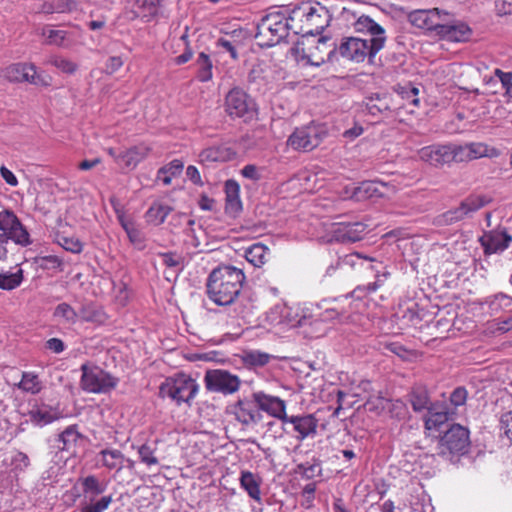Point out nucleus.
I'll list each match as a JSON object with an SVG mask.
<instances>
[{"label":"nucleus","mask_w":512,"mask_h":512,"mask_svg":"<svg viewBox=\"0 0 512 512\" xmlns=\"http://www.w3.org/2000/svg\"><path fill=\"white\" fill-rule=\"evenodd\" d=\"M245 258L254 267L260 268L270 260L271 251L267 246L260 242L254 243L246 249Z\"/></svg>","instance_id":"7c9ffc66"},{"label":"nucleus","mask_w":512,"mask_h":512,"mask_svg":"<svg viewBox=\"0 0 512 512\" xmlns=\"http://www.w3.org/2000/svg\"><path fill=\"white\" fill-rule=\"evenodd\" d=\"M390 276V273L389 272H384L382 274H377L376 275V280L372 283H369L368 285H366L363 290L367 291L368 293H372V292H375L376 290H378L379 288H381L385 281L388 279V277Z\"/></svg>","instance_id":"338daca9"},{"label":"nucleus","mask_w":512,"mask_h":512,"mask_svg":"<svg viewBox=\"0 0 512 512\" xmlns=\"http://www.w3.org/2000/svg\"><path fill=\"white\" fill-rule=\"evenodd\" d=\"M159 256L162 260V263L167 267L173 268L181 265L182 257L176 253H162Z\"/></svg>","instance_id":"69168bd1"},{"label":"nucleus","mask_w":512,"mask_h":512,"mask_svg":"<svg viewBox=\"0 0 512 512\" xmlns=\"http://www.w3.org/2000/svg\"><path fill=\"white\" fill-rule=\"evenodd\" d=\"M270 360V355L264 352L251 351L245 354L244 361L252 366L262 367Z\"/></svg>","instance_id":"6e6d98bb"},{"label":"nucleus","mask_w":512,"mask_h":512,"mask_svg":"<svg viewBox=\"0 0 512 512\" xmlns=\"http://www.w3.org/2000/svg\"><path fill=\"white\" fill-rule=\"evenodd\" d=\"M81 387L90 393H105L116 386V380L99 367L82 365Z\"/></svg>","instance_id":"9d476101"},{"label":"nucleus","mask_w":512,"mask_h":512,"mask_svg":"<svg viewBox=\"0 0 512 512\" xmlns=\"http://www.w3.org/2000/svg\"><path fill=\"white\" fill-rule=\"evenodd\" d=\"M225 212L233 217L238 216L243 210L240 198V185L236 180L229 179L225 182Z\"/></svg>","instance_id":"5701e85b"},{"label":"nucleus","mask_w":512,"mask_h":512,"mask_svg":"<svg viewBox=\"0 0 512 512\" xmlns=\"http://www.w3.org/2000/svg\"><path fill=\"white\" fill-rule=\"evenodd\" d=\"M354 28L357 32L366 33L368 37L364 39H383V46L386 42L385 30L382 26L376 23L369 16L362 15L354 23Z\"/></svg>","instance_id":"bb28decb"},{"label":"nucleus","mask_w":512,"mask_h":512,"mask_svg":"<svg viewBox=\"0 0 512 512\" xmlns=\"http://www.w3.org/2000/svg\"><path fill=\"white\" fill-rule=\"evenodd\" d=\"M159 0H134L131 12L134 17H140L149 21L157 13Z\"/></svg>","instance_id":"4c0bfd02"},{"label":"nucleus","mask_w":512,"mask_h":512,"mask_svg":"<svg viewBox=\"0 0 512 512\" xmlns=\"http://www.w3.org/2000/svg\"><path fill=\"white\" fill-rule=\"evenodd\" d=\"M246 276L242 269L232 265H219L206 280V295L217 306H230L241 294Z\"/></svg>","instance_id":"f257e3e1"},{"label":"nucleus","mask_w":512,"mask_h":512,"mask_svg":"<svg viewBox=\"0 0 512 512\" xmlns=\"http://www.w3.org/2000/svg\"><path fill=\"white\" fill-rule=\"evenodd\" d=\"M410 402L414 411L428 410L431 404L427 389L425 387H414L410 394Z\"/></svg>","instance_id":"49530a36"},{"label":"nucleus","mask_w":512,"mask_h":512,"mask_svg":"<svg viewBox=\"0 0 512 512\" xmlns=\"http://www.w3.org/2000/svg\"><path fill=\"white\" fill-rule=\"evenodd\" d=\"M286 423L293 426L298 441L313 438L317 434L318 419L313 414L288 416L283 424Z\"/></svg>","instance_id":"6ab92c4d"},{"label":"nucleus","mask_w":512,"mask_h":512,"mask_svg":"<svg viewBox=\"0 0 512 512\" xmlns=\"http://www.w3.org/2000/svg\"><path fill=\"white\" fill-rule=\"evenodd\" d=\"M446 11L438 8L419 9L408 14V21L415 27L438 32L442 17H447Z\"/></svg>","instance_id":"dca6fc26"},{"label":"nucleus","mask_w":512,"mask_h":512,"mask_svg":"<svg viewBox=\"0 0 512 512\" xmlns=\"http://www.w3.org/2000/svg\"><path fill=\"white\" fill-rule=\"evenodd\" d=\"M38 34L44 38L47 45H55L58 47L67 46L68 32L64 30L53 29L51 25H44L38 30Z\"/></svg>","instance_id":"473e14b6"},{"label":"nucleus","mask_w":512,"mask_h":512,"mask_svg":"<svg viewBox=\"0 0 512 512\" xmlns=\"http://www.w3.org/2000/svg\"><path fill=\"white\" fill-rule=\"evenodd\" d=\"M236 154L233 148L218 146L203 150L199 157L202 162H226L234 159Z\"/></svg>","instance_id":"c756f323"},{"label":"nucleus","mask_w":512,"mask_h":512,"mask_svg":"<svg viewBox=\"0 0 512 512\" xmlns=\"http://www.w3.org/2000/svg\"><path fill=\"white\" fill-rule=\"evenodd\" d=\"M449 420L448 408L441 404H431L425 416V429L438 430Z\"/></svg>","instance_id":"cd10ccee"},{"label":"nucleus","mask_w":512,"mask_h":512,"mask_svg":"<svg viewBox=\"0 0 512 512\" xmlns=\"http://www.w3.org/2000/svg\"><path fill=\"white\" fill-rule=\"evenodd\" d=\"M80 440H82V434L79 432L77 425H70L59 434L58 442L62 443L59 448L62 451L74 453Z\"/></svg>","instance_id":"f704fd0d"},{"label":"nucleus","mask_w":512,"mask_h":512,"mask_svg":"<svg viewBox=\"0 0 512 512\" xmlns=\"http://www.w3.org/2000/svg\"><path fill=\"white\" fill-rule=\"evenodd\" d=\"M383 347L403 361L414 362L423 356L422 352L408 348L400 342H384Z\"/></svg>","instance_id":"c9c22d12"},{"label":"nucleus","mask_w":512,"mask_h":512,"mask_svg":"<svg viewBox=\"0 0 512 512\" xmlns=\"http://www.w3.org/2000/svg\"><path fill=\"white\" fill-rule=\"evenodd\" d=\"M437 35L451 42H465L471 38L472 30L463 22L455 24H444L441 22Z\"/></svg>","instance_id":"b1692460"},{"label":"nucleus","mask_w":512,"mask_h":512,"mask_svg":"<svg viewBox=\"0 0 512 512\" xmlns=\"http://www.w3.org/2000/svg\"><path fill=\"white\" fill-rule=\"evenodd\" d=\"M306 42H309V39L302 37L301 40H298L290 49L291 54L297 61H306V63L314 66H320L323 64L325 62V58L322 56L316 57L312 52V48L322 52L326 46L327 40L324 37H320L317 39L316 44L313 46Z\"/></svg>","instance_id":"f3484780"},{"label":"nucleus","mask_w":512,"mask_h":512,"mask_svg":"<svg viewBox=\"0 0 512 512\" xmlns=\"http://www.w3.org/2000/svg\"><path fill=\"white\" fill-rule=\"evenodd\" d=\"M199 391V385L196 380L185 373H178L173 377H168L159 387V396L161 398H170L177 405L186 403L191 406V402Z\"/></svg>","instance_id":"39448f33"},{"label":"nucleus","mask_w":512,"mask_h":512,"mask_svg":"<svg viewBox=\"0 0 512 512\" xmlns=\"http://www.w3.org/2000/svg\"><path fill=\"white\" fill-rule=\"evenodd\" d=\"M195 65L197 67V78L200 82H208L213 77V64L210 56L205 52H200Z\"/></svg>","instance_id":"79ce46f5"},{"label":"nucleus","mask_w":512,"mask_h":512,"mask_svg":"<svg viewBox=\"0 0 512 512\" xmlns=\"http://www.w3.org/2000/svg\"><path fill=\"white\" fill-rule=\"evenodd\" d=\"M469 150L471 160L482 157H497L499 152L496 148L489 147L483 143H469L466 144Z\"/></svg>","instance_id":"3c124183"},{"label":"nucleus","mask_w":512,"mask_h":512,"mask_svg":"<svg viewBox=\"0 0 512 512\" xmlns=\"http://www.w3.org/2000/svg\"><path fill=\"white\" fill-rule=\"evenodd\" d=\"M470 445L469 431L465 427L454 424L440 438L439 454L442 456L464 454Z\"/></svg>","instance_id":"6e6552de"},{"label":"nucleus","mask_w":512,"mask_h":512,"mask_svg":"<svg viewBox=\"0 0 512 512\" xmlns=\"http://www.w3.org/2000/svg\"><path fill=\"white\" fill-rule=\"evenodd\" d=\"M489 203V199L482 195H470L461 202L458 208L446 212L443 217L446 221L457 222L470 213L476 212Z\"/></svg>","instance_id":"aec40b11"},{"label":"nucleus","mask_w":512,"mask_h":512,"mask_svg":"<svg viewBox=\"0 0 512 512\" xmlns=\"http://www.w3.org/2000/svg\"><path fill=\"white\" fill-rule=\"evenodd\" d=\"M75 0H44L39 12L44 14L66 13L76 10Z\"/></svg>","instance_id":"e433bc0d"},{"label":"nucleus","mask_w":512,"mask_h":512,"mask_svg":"<svg viewBox=\"0 0 512 512\" xmlns=\"http://www.w3.org/2000/svg\"><path fill=\"white\" fill-rule=\"evenodd\" d=\"M52 65L67 74H73L77 70V64L64 57H54Z\"/></svg>","instance_id":"052dcab7"},{"label":"nucleus","mask_w":512,"mask_h":512,"mask_svg":"<svg viewBox=\"0 0 512 512\" xmlns=\"http://www.w3.org/2000/svg\"><path fill=\"white\" fill-rule=\"evenodd\" d=\"M112 502L111 496H103L96 502H91L85 505L81 512H104L108 509Z\"/></svg>","instance_id":"bf43d9fd"},{"label":"nucleus","mask_w":512,"mask_h":512,"mask_svg":"<svg viewBox=\"0 0 512 512\" xmlns=\"http://www.w3.org/2000/svg\"><path fill=\"white\" fill-rule=\"evenodd\" d=\"M290 18L280 12L264 16L257 25L255 39L261 47H272L285 40L292 32Z\"/></svg>","instance_id":"20e7f679"},{"label":"nucleus","mask_w":512,"mask_h":512,"mask_svg":"<svg viewBox=\"0 0 512 512\" xmlns=\"http://www.w3.org/2000/svg\"><path fill=\"white\" fill-rule=\"evenodd\" d=\"M289 18L292 33L306 38L320 35L329 26L332 16L320 2L307 1L295 6Z\"/></svg>","instance_id":"f03ea898"},{"label":"nucleus","mask_w":512,"mask_h":512,"mask_svg":"<svg viewBox=\"0 0 512 512\" xmlns=\"http://www.w3.org/2000/svg\"><path fill=\"white\" fill-rule=\"evenodd\" d=\"M422 161L434 166H442L450 163V144L430 145L423 147L418 152Z\"/></svg>","instance_id":"4be33fe9"},{"label":"nucleus","mask_w":512,"mask_h":512,"mask_svg":"<svg viewBox=\"0 0 512 512\" xmlns=\"http://www.w3.org/2000/svg\"><path fill=\"white\" fill-rule=\"evenodd\" d=\"M236 43V41H231L227 38L221 37L216 41L215 45L216 48L219 49V52H227L233 60H237L238 52Z\"/></svg>","instance_id":"4d7b16f0"},{"label":"nucleus","mask_w":512,"mask_h":512,"mask_svg":"<svg viewBox=\"0 0 512 512\" xmlns=\"http://www.w3.org/2000/svg\"><path fill=\"white\" fill-rule=\"evenodd\" d=\"M77 485L81 486L83 495L90 500L102 494L105 490V486L94 475L79 478L74 489H76Z\"/></svg>","instance_id":"72a5a7b5"},{"label":"nucleus","mask_w":512,"mask_h":512,"mask_svg":"<svg viewBox=\"0 0 512 512\" xmlns=\"http://www.w3.org/2000/svg\"><path fill=\"white\" fill-rule=\"evenodd\" d=\"M324 309L316 315H313L314 329L308 330L307 336L310 338H319L326 333L325 323L340 320L351 313V301L348 296L335 298L331 301L324 300Z\"/></svg>","instance_id":"423d86ee"},{"label":"nucleus","mask_w":512,"mask_h":512,"mask_svg":"<svg viewBox=\"0 0 512 512\" xmlns=\"http://www.w3.org/2000/svg\"><path fill=\"white\" fill-rule=\"evenodd\" d=\"M383 48V39H364L361 37H345L333 50L327 52V60H337L340 55L345 60L360 63L368 59L370 64L374 63L376 54Z\"/></svg>","instance_id":"7ed1b4c3"},{"label":"nucleus","mask_w":512,"mask_h":512,"mask_svg":"<svg viewBox=\"0 0 512 512\" xmlns=\"http://www.w3.org/2000/svg\"><path fill=\"white\" fill-rule=\"evenodd\" d=\"M240 485L252 499L260 502V500H261L260 483L257 481L255 475L252 472L243 471L241 473Z\"/></svg>","instance_id":"a19ab883"},{"label":"nucleus","mask_w":512,"mask_h":512,"mask_svg":"<svg viewBox=\"0 0 512 512\" xmlns=\"http://www.w3.org/2000/svg\"><path fill=\"white\" fill-rule=\"evenodd\" d=\"M325 134L324 130H294L287 144L295 150L310 151L321 143Z\"/></svg>","instance_id":"a211bd4d"},{"label":"nucleus","mask_w":512,"mask_h":512,"mask_svg":"<svg viewBox=\"0 0 512 512\" xmlns=\"http://www.w3.org/2000/svg\"><path fill=\"white\" fill-rule=\"evenodd\" d=\"M225 111L232 118H240L245 123L257 116L254 99L237 86L230 89L225 97Z\"/></svg>","instance_id":"0eeeda50"},{"label":"nucleus","mask_w":512,"mask_h":512,"mask_svg":"<svg viewBox=\"0 0 512 512\" xmlns=\"http://www.w3.org/2000/svg\"><path fill=\"white\" fill-rule=\"evenodd\" d=\"M12 464H14L16 469L24 470L30 465V460L27 454L17 451L12 458Z\"/></svg>","instance_id":"774afa93"},{"label":"nucleus","mask_w":512,"mask_h":512,"mask_svg":"<svg viewBox=\"0 0 512 512\" xmlns=\"http://www.w3.org/2000/svg\"><path fill=\"white\" fill-rule=\"evenodd\" d=\"M0 232V236L10 239L22 247L31 244L30 234L12 210L0 211Z\"/></svg>","instance_id":"1a4fd4ad"},{"label":"nucleus","mask_w":512,"mask_h":512,"mask_svg":"<svg viewBox=\"0 0 512 512\" xmlns=\"http://www.w3.org/2000/svg\"><path fill=\"white\" fill-rule=\"evenodd\" d=\"M252 398L258 404L260 412L263 411L282 423L287 419V404L285 400L263 391L254 392Z\"/></svg>","instance_id":"4468645a"},{"label":"nucleus","mask_w":512,"mask_h":512,"mask_svg":"<svg viewBox=\"0 0 512 512\" xmlns=\"http://www.w3.org/2000/svg\"><path fill=\"white\" fill-rule=\"evenodd\" d=\"M205 387L208 391L220 392L225 395L237 392L241 380L237 375L223 369L208 370L204 376Z\"/></svg>","instance_id":"9b49d317"},{"label":"nucleus","mask_w":512,"mask_h":512,"mask_svg":"<svg viewBox=\"0 0 512 512\" xmlns=\"http://www.w3.org/2000/svg\"><path fill=\"white\" fill-rule=\"evenodd\" d=\"M123 455L119 450H103L101 452V461L104 466L114 469L123 463Z\"/></svg>","instance_id":"603ef678"},{"label":"nucleus","mask_w":512,"mask_h":512,"mask_svg":"<svg viewBox=\"0 0 512 512\" xmlns=\"http://www.w3.org/2000/svg\"><path fill=\"white\" fill-rule=\"evenodd\" d=\"M110 203L117 215L118 221L123 229L128 233V217L126 215L125 204L121 203L116 196L110 198Z\"/></svg>","instance_id":"5fc2aeb1"},{"label":"nucleus","mask_w":512,"mask_h":512,"mask_svg":"<svg viewBox=\"0 0 512 512\" xmlns=\"http://www.w3.org/2000/svg\"><path fill=\"white\" fill-rule=\"evenodd\" d=\"M489 329L492 332H500V333H506V332L512 330V315L503 320L495 319L494 321H492L490 323Z\"/></svg>","instance_id":"680f3d73"},{"label":"nucleus","mask_w":512,"mask_h":512,"mask_svg":"<svg viewBox=\"0 0 512 512\" xmlns=\"http://www.w3.org/2000/svg\"><path fill=\"white\" fill-rule=\"evenodd\" d=\"M512 242V236L506 229H493L485 231L479 238L484 255L490 256L505 251Z\"/></svg>","instance_id":"2eb2a0df"},{"label":"nucleus","mask_w":512,"mask_h":512,"mask_svg":"<svg viewBox=\"0 0 512 512\" xmlns=\"http://www.w3.org/2000/svg\"><path fill=\"white\" fill-rule=\"evenodd\" d=\"M499 429L501 435L505 436L512 445V410L501 415Z\"/></svg>","instance_id":"13d9d810"},{"label":"nucleus","mask_w":512,"mask_h":512,"mask_svg":"<svg viewBox=\"0 0 512 512\" xmlns=\"http://www.w3.org/2000/svg\"><path fill=\"white\" fill-rule=\"evenodd\" d=\"M78 315L80 321L91 323L95 326H102L108 321V315L104 308L92 301L84 302L78 311Z\"/></svg>","instance_id":"393cba45"},{"label":"nucleus","mask_w":512,"mask_h":512,"mask_svg":"<svg viewBox=\"0 0 512 512\" xmlns=\"http://www.w3.org/2000/svg\"><path fill=\"white\" fill-rule=\"evenodd\" d=\"M53 316L61 323L69 325H74L79 320L78 311L66 302H62L55 307Z\"/></svg>","instance_id":"c03bdc74"},{"label":"nucleus","mask_w":512,"mask_h":512,"mask_svg":"<svg viewBox=\"0 0 512 512\" xmlns=\"http://www.w3.org/2000/svg\"><path fill=\"white\" fill-rule=\"evenodd\" d=\"M30 420L37 426L43 427L61 418V412L49 406H40L29 412Z\"/></svg>","instance_id":"c85d7f7f"},{"label":"nucleus","mask_w":512,"mask_h":512,"mask_svg":"<svg viewBox=\"0 0 512 512\" xmlns=\"http://www.w3.org/2000/svg\"><path fill=\"white\" fill-rule=\"evenodd\" d=\"M56 242L66 251L80 254L84 249V244L75 236H66L64 234L56 235Z\"/></svg>","instance_id":"8fccbe9b"},{"label":"nucleus","mask_w":512,"mask_h":512,"mask_svg":"<svg viewBox=\"0 0 512 512\" xmlns=\"http://www.w3.org/2000/svg\"><path fill=\"white\" fill-rule=\"evenodd\" d=\"M366 226L363 223H338L333 225L332 232L336 240L341 242H356L362 239Z\"/></svg>","instance_id":"a878e982"},{"label":"nucleus","mask_w":512,"mask_h":512,"mask_svg":"<svg viewBox=\"0 0 512 512\" xmlns=\"http://www.w3.org/2000/svg\"><path fill=\"white\" fill-rule=\"evenodd\" d=\"M2 76L10 82H28L36 86L50 85L51 78L42 76L29 63H14L2 70Z\"/></svg>","instance_id":"f8f14e48"},{"label":"nucleus","mask_w":512,"mask_h":512,"mask_svg":"<svg viewBox=\"0 0 512 512\" xmlns=\"http://www.w3.org/2000/svg\"><path fill=\"white\" fill-rule=\"evenodd\" d=\"M495 75L500 79L505 94L512 97V72H503L500 69L495 70Z\"/></svg>","instance_id":"e2e57ef3"},{"label":"nucleus","mask_w":512,"mask_h":512,"mask_svg":"<svg viewBox=\"0 0 512 512\" xmlns=\"http://www.w3.org/2000/svg\"><path fill=\"white\" fill-rule=\"evenodd\" d=\"M386 185L382 182L377 181H365L355 189L354 196L357 199L361 198H373L381 197L383 192L380 188H384Z\"/></svg>","instance_id":"37998d69"},{"label":"nucleus","mask_w":512,"mask_h":512,"mask_svg":"<svg viewBox=\"0 0 512 512\" xmlns=\"http://www.w3.org/2000/svg\"><path fill=\"white\" fill-rule=\"evenodd\" d=\"M16 386L23 392L36 395L42 390V381L37 373L25 371L22 373L21 380L16 384Z\"/></svg>","instance_id":"58836bf2"},{"label":"nucleus","mask_w":512,"mask_h":512,"mask_svg":"<svg viewBox=\"0 0 512 512\" xmlns=\"http://www.w3.org/2000/svg\"><path fill=\"white\" fill-rule=\"evenodd\" d=\"M24 280V271L22 268H17L15 272L1 271L0 272V289L11 291L18 288Z\"/></svg>","instance_id":"ea45409f"},{"label":"nucleus","mask_w":512,"mask_h":512,"mask_svg":"<svg viewBox=\"0 0 512 512\" xmlns=\"http://www.w3.org/2000/svg\"><path fill=\"white\" fill-rule=\"evenodd\" d=\"M184 168L181 160L175 159L158 171V179L165 185H169L173 177L180 175Z\"/></svg>","instance_id":"09e8293b"},{"label":"nucleus","mask_w":512,"mask_h":512,"mask_svg":"<svg viewBox=\"0 0 512 512\" xmlns=\"http://www.w3.org/2000/svg\"><path fill=\"white\" fill-rule=\"evenodd\" d=\"M282 316L289 327L304 328L307 335L308 330L314 329L313 315L307 309L297 307H286L282 312Z\"/></svg>","instance_id":"412c9836"},{"label":"nucleus","mask_w":512,"mask_h":512,"mask_svg":"<svg viewBox=\"0 0 512 512\" xmlns=\"http://www.w3.org/2000/svg\"><path fill=\"white\" fill-rule=\"evenodd\" d=\"M489 309L493 314L511 313L512 312V297L504 293L494 295L489 301Z\"/></svg>","instance_id":"de8ad7c7"},{"label":"nucleus","mask_w":512,"mask_h":512,"mask_svg":"<svg viewBox=\"0 0 512 512\" xmlns=\"http://www.w3.org/2000/svg\"><path fill=\"white\" fill-rule=\"evenodd\" d=\"M171 211V206L160 201H155L146 211L145 220L149 224L159 226L165 221Z\"/></svg>","instance_id":"2f4dec72"},{"label":"nucleus","mask_w":512,"mask_h":512,"mask_svg":"<svg viewBox=\"0 0 512 512\" xmlns=\"http://www.w3.org/2000/svg\"><path fill=\"white\" fill-rule=\"evenodd\" d=\"M450 163L471 161L467 145L450 144Z\"/></svg>","instance_id":"864d4df0"},{"label":"nucleus","mask_w":512,"mask_h":512,"mask_svg":"<svg viewBox=\"0 0 512 512\" xmlns=\"http://www.w3.org/2000/svg\"><path fill=\"white\" fill-rule=\"evenodd\" d=\"M467 390L464 387H457L450 395V402L455 407L462 406L467 400Z\"/></svg>","instance_id":"0e129e2a"},{"label":"nucleus","mask_w":512,"mask_h":512,"mask_svg":"<svg viewBox=\"0 0 512 512\" xmlns=\"http://www.w3.org/2000/svg\"><path fill=\"white\" fill-rule=\"evenodd\" d=\"M248 83L255 85L256 89L260 91L269 84V78L266 68L263 64L258 63L252 66L248 74Z\"/></svg>","instance_id":"a18cd8bd"},{"label":"nucleus","mask_w":512,"mask_h":512,"mask_svg":"<svg viewBox=\"0 0 512 512\" xmlns=\"http://www.w3.org/2000/svg\"><path fill=\"white\" fill-rule=\"evenodd\" d=\"M229 413L236 421L244 427H250L258 424L262 420V414L259 411L258 404L254 399H240L229 406Z\"/></svg>","instance_id":"ddd939ff"}]
</instances>
